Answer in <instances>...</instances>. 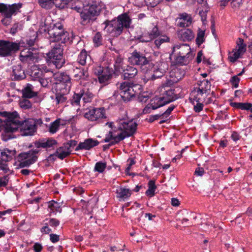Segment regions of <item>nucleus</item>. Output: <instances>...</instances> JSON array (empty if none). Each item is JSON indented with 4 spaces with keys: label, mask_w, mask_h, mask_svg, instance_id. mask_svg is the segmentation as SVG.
I'll list each match as a JSON object with an SVG mask.
<instances>
[{
    "label": "nucleus",
    "mask_w": 252,
    "mask_h": 252,
    "mask_svg": "<svg viewBox=\"0 0 252 252\" xmlns=\"http://www.w3.org/2000/svg\"><path fill=\"white\" fill-rule=\"evenodd\" d=\"M20 128L21 135L23 136H32L36 131L37 126L34 120L27 119L25 120H20L19 117L13 123V125L8 126L5 129L4 141H7L13 137L11 133L16 131L18 128Z\"/></svg>",
    "instance_id": "f257e3e1"
},
{
    "label": "nucleus",
    "mask_w": 252,
    "mask_h": 252,
    "mask_svg": "<svg viewBox=\"0 0 252 252\" xmlns=\"http://www.w3.org/2000/svg\"><path fill=\"white\" fill-rule=\"evenodd\" d=\"M131 22L129 16L126 13L119 15L117 19L111 21L106 20L102 24L104 30L114 37H118L122 33L124 29H128Z\"/></svg>",
    "instance_id": "f03ea898"
},
{
    "label": "nucleus",
    "mask_w": 252,
    "mask_h": 252,
    "mask_svg": "<svg viewBox=\"0 0 252 252\" xmlns=\"http://www.w3.org/2000/svg\"><path fill=\"white\" fill-rule=\"evenodd\" d=\"M48 33L50 42H61L64 44L67 42L72 43L76 36L73 32L69 33L65 31L63 25L61 23H56L48 28Z\"/></svg>",
    "instance_id": "7ed1b4c3"
},
{
    "label": "nucleus",
    "mask_w": 252,
    "mask_h": 252,
    "mask_svg": "<svg viewBox=\"0 0 252 252\" xmlns=\"http://www.w3.org/2000/svg\"><path fill=\"white\" fill-rule=\"evenodd\" d=\"M138 124L133 119H121L118 122L117 129L121 132L119 138L123 141L126 137L132 136L136 132Z\"/></svg>",
    "instance_id": "20e7f679"
},
{
    "label": "nucleus",
    "mask_w": 252,
    "mask_h": 252,
    "mask_svg": "<svg viewBox=\"0 0 252 252\" xmlns=\"http://www.w3.org/2000/svg\"><path fill=\"white\" fill-rule=\"evenodd\" d=\"M173 84L171 80H168L163 84L160 90V96L158 100L161 107L176 100L178 98L175 90L170 87Z\"/></svg>",
    "instance_id": "39448f33"
},
{
    "label": "nucleus",
    "mask_w": 252,
    "mask_h": 252,
    "mask_svg": "<svg viewBox=\"0 0 252 252\" xmlns=\"http://www.w3.org/2000/svg\"><path fill=\"white\" fill-rule=\"evenodd\" d=\"M63 44L57 43L47 54L50 61L58 69L62 68L65 63V60L63 55Z\"/></svg>",
    "instance_id": "423d86ee"
},
{
    "label": "nucleus",
    "mask_w": 252,
    "mask_h": 252,
    "mask_svg": "<svg viewBox=\"0 0 252 252\" xmlns=\"http://www.w3.org/2000/svg\"><path fill=\"white\" fill-rule=\"evenodd\" d=\"M120 94L122 100L125 102H128L135 95L140 93L137 90H140L141 86L138 84H134L133 83L124 82L121 84L120 86Z\"/></svg>",
    "instance_id": "0eeeda50"
},
{
    "label": "nucleus",
    "mask_w": 252,
    "mask_h": 252,
    "mask_svg": "<svg viewBox=\"0 0 252 252\" xmlns=\"http://www.w3.org/2000/svg\"><path fill=\"white\" fill-rule=\"evenodd\" d=\"M22 43L11 42L7 40H0V57H6L11 56L17 52Z\"/></svg>",
    "instance_id": "6e6552de"
},
{
    "label": "nucleus",
    "mask_w": 252,
    "mask_h": 252,
    "mask_svg": "<svg viewBox=\"0 0 252 252\" xmlns=\"http://www.w3.org/2000/svg\"><path fill=\"white\" fill-rule=\"evenodd\" d=\"M128 62L131 65H144L148 63L149 61L145 55L142 52L134 50L129 53L127 58Z\"/></svg>",
    "instance_id": "1a4fd4ad"
},
{
    "label": "nucleus",
    "mask_w": 252,
    "mask_h": 252,
    "mask_svg": "<svg viewBox=\"0 0 252 252\" xmlns=\"http://www.w3.org/2000/svg\"><path fill=\"white\" fill-rule=\"evenodd\" d=\"M16 153L15 150H10L7 148L4 149L0 152V169L5 173L9 170L7 163L12 159Z\"/></svg>",
    "instance_id": "9d476101"
},
{
    "label": "nucleus",
    "mask_w": 252,
    "mask_h": 252,
    "mask_svg": "<svg viewBox=\"0 0 252 252\" xmlns=\"http://www.w3.org/2000/svg\"><path fill=\"white\" fill-rule=\"evenodd\" d=\"M21 3H14L11 5H7L0 3V12L4 14V17L11 19L12 15H15L22 7Z\"/></svg>",
    "instance_id": "9b49d317"
},
{
    "label": "nucleus",
    "mask_w": 252,
    "mask_h": 252,
    "mask_svg": "<svg viewBox=\"0 0 252 252\" xmlns=\"http://www.w3.org/2000/svg\"><path fill=\"white\" fill-rule=\"evenodd\" d=\"M19 58L23 62H34L38 59L37 52L35 48H25L20 52Z\"/></svg>",
    "instance_id": "f8f14e48"
},
{
    "label": "nucleus",
    "mask_w": 252,
    "mask_h": 252,
    "mask_svg": "<svg viewBox=\"0 0 252 252\" xmlns=\"http://www.w3.org/2000/svg\"><path fill=\"white\" fill-rule=\"evenodd\" d=\"M105 110L103 107L93 108L84 114V117L91 121H95L104 117Z\"/></svg>",
    "instance_id": "ddd939ff"
},
{
    "label": "nucleus",
    "mask_w": 252,
    "mask_h": 252,
    "mask_svg": "<svg viewBox=\"0 0 252 252\" xmlns=\"http://www.w3.org/2000/svg\"><path fill=\"white\" fill-rule=\"evenodd\" d=\"M174 55L192 57L191 54V49L189 45L184 44L182 45H175L172 48V53L170 55V59H172Z\"/></svg>",
    "instance_id": "4468645a"
},
{
    "label": "nucleus",
    "mask_w": 252,
    "mask_h": 252,
    "mask_svg": "<svg viewBox=\"0 0 252 252\" xmlns=\"http://www.w3.org/2000/svg\"><path fill=\"white\" fill-rule=\"evenodd\" d=\"M37 148H42L44 149L54 148L58 144V142L53 138H42L36 140L34 143Z\"/></svg>",
    "instance_id": "2eb2a0df"
},
{
    "label": "nucleus",
    "mask_w": 252,
    "mask_h": 252,
    "mask_svg": "<svg viewBox=\"0 0 252 252\" xmlns=\"http://www.w3.org/2000/svg\"><path fill=\"white\" fill-rule=\"evenodd\" d=\"M73 74L74 80L76 81L82 82L89 80V74L87 68L76 67L73 70Z\"/></svg>",
    "instance_id": "dca6fc26"
},
{
    "label": "nucleus",
    "mask_w": 252,
    "mask_h": 252,
    "mask_svg": "<svg viewBox=\"0 0 252 252\" xmlns=\"http://www.w3.org/2000/svg\"><path fill=\"white\" fill-rule=\"evenodd\" d=\"M99 143V141L97 140H94L91 138H88L85 139L83 142H80L75 148V151L90 150L97 146Z\"/></svg>",
    "instance_id": "f3484780"
},
{
    "label": "nucleus",
    "mask_w": 252,
    "mask_h": 252,
    "mask_svg": "<svg viewBox=\"0 0 252 252\" xmlns=\"http://www.w3.org/2000/svg\"><path fill=\"white\" fill-rule=\"evenodd\" d=\"M71 150H69L66 146L63 144V146L57 148L55 153L50 155L47 158L48 160H51V158L57 156L59 158L63 159L68 157L71 153Z\"/></svg>",
    "instance_id": "a211bd4d"
},
{
    "label": "nucleus",
    "mask_w": 252,
    "mask_h": 252,
    "mask_svg": "<svg viewBox=\"0 0 252 252\" xmlns=\"http://www.w3.org/2000/svg\"><path fill=\"white\" fill-rule=\"evenodd\" d=\"M208 94L194 88L190 94L189 100L194 104L195 102H204Z\"/></svg>",
    "instance_id": "6ab92c4d"
},
{
    "label": "nucleus",
    "mask_w": 252,
    "mask_h": 252,
    "mask_svg": "<svg viewBox=\"0 0 252 252\" xmlns=\"http://www.w3.org/2000/svg\"><path fill=\"white\" fill-rule=\"evenodd\" d=\"M138 70L133 66L126 65V67L122 70V76L124 80L134 79L137 75Z\"/></svg>",
    "instance_id": "aec40b11"
},
{
    "label": "nucleus",
    "mask_w": 252,
    "mask_h": 252,
    "mask_svg": "<svg viewBox=\"0 0 252 252\" xmlns=\"http://www.w3.org/2000/svg\"><path fill=\"white\" fill-rule=\"evenodd\" d=\"M230 105L236 109L250 111L252 114L248 117V119L249 120H252V103L250 102H231Z\"/></svg>",
    "instance_id": "412c9836"
},
{
    "label": "nucleus",
    "mask_w": 252,
    "mask_h": 252,
    "mask_svg": "<svg viewBox=\"0 0 252 252\" xmlns=\"http://www.w3.org/2000/svg\"><path fill=\"white\" fill-rule=\"evenodd\" d=\"M113 74L114 73L112 68L104 67V72L98 78L99 82L101 84H108L111 80Z\"/></svg>",
    "instance_id": "4be33fe9"
},
{
    "label": "nucleus",
    "mask_w": 252,
    "mask_h": 252,
    "mask_svg": "<svg viewBox=\"0 0 252 252\" xmlns=\"http://www.w3.org/2000/svg\"><path fill=\"white\" fill-rule=\"evenodd\" d=\"M13 79L15 81H20L26 78V75L25 70L21 65L17 64L13 66Z\"/></svg>",
    "instance_id": "5701e85b"
},
{
    "label": "nucleus",
    "mask_w": 252,
    "mask_h": 252,
    "mask_svg": "<svg viewBox=\"0 0 252 252\" xmlns=\"http://www.w3.org/2000/svg\"><path fill=\"white\" fill-rule=\"evenodd\" d=\"M0 115L7 118V123L4 126V132L5 133V129L8 126L13 125V123L16 121L19 118V115L16 111L10 113L6 111L0 112Z\"/></svg>",
    "instance_id": "b1692460"
},
{
    "label": "nucleus",
    "mask_w": 252,
    "mask_h": 252,
    "mask_svg": "<svg viewBox=\"0 0 252 252\" xmlns=\"http://www.w3.org/2000/svg\"><path fill=\"white\" fill-rule=\"evenodd\" d=\"M117 197L119 200L125 201L130 197L132 194V190L125 187H120L116 191Z\"/></svg>",
    "instance_id": "393cba45"
},
{
    "label": "nucleus",
    "mask_w": 252,
    "mask_h": 252,
    "mask_svg": "<svg viewBox=\"0 0 252 252\" xmlns=\"http://www.w3.org/2000/svg\"><path fill=\"white\" fill-rule=\"evenodd\" d=\"M80 15L81 17L80 23L83 26L87 25L96 19L94 16L91 15V14L87 10V9L82 10L80 12Z\"/></svg>",
    "instance_id": "a878e982"
},
{
    "label": "nucleus",
    "mask_w": 252,
    "mask_h": 252,
    "mask_svg": "<svg viewBox=\"0 0 252 252\" xmlns=\"http://www.w3.org/2000/svg\"><path fill=\"white\" fill-rule=\"evenodd\" d=\"M33 86L29 83L22 90V97L25 98H32L37 95V93L33 91Z\"/></svg>",
    "instance_id": "bb28decb"
},
{
    "label": "nucleus",
    "mask_w": 252,
    "mask_h": 252,
    "mask_svg": "<svg viewBox=\"0 0 252 252\" xmlns=\"http://www.w3.org/2000/svg\"><path fill=\"white\" fill-rule=\"evenodd\" d=\"M114 66V73L117 75L121 74L122 70L126 67V65H125L124 63V59L120 56H117L115 59Z\"/></svg>",
    "instance_id": "cd10ccee"
},
{
    "label": "nucleus",
    "mask_w": 252,
    "mask_h": 252,
    "mask_svg": "<svg viewBox=\"0 0 252 252\" xmlns=\"http://www.w3.org/2000/svg\"><path fill=\"white\" fill-rule=\"evenodd\" d=\"M55 78L56 82L66 84L67 86H71V79L65 72H63L57 74Z\"/></svg>",
    "instance_id": "c85d7f7f"
},
{
    "label": "nucleus",
    "mask_w": 252,
    "mask_h": 252,
    "mask_svg": "<svg viewBox=\"0 0 252 252\" xmlns=\"http://www.w3.org/2000/svg\"><path fill=\"white\" fill-rule=\"evenodd\" d=\"M187 56H180L174 55L172 57L174 59V64L177 65H184L188 64L190 61L191 60L192 57Z\"/></svg>",
    "instance_id": "c756f323"
},
{
    "label": "nucleus",
    "mask_w": 252,
    "mask_h": 252,
    "mask_svg": "<svg viewBox=\"0 0 252 252\" xmlns=\"http://www.w3.org/2000/svg\"><path fill=\"white\" fill-rule=\"evenodd\" d=\"M80 92L83 103L92 101L94 95L89 89L81 90Z\"/></svg>",
    "instance_id": "7c9ffc66"
},
{
    "label": "nucleus",
    "mask_w": 252,
    "mask_h": 252,
    "mask_svg": "<svg viewBox=\"0 0 252 252\" xmlns=\"http://www.w3.org/2000/svg\"><path fill=\"white\" fill-rule=\"evenodd\" d=\"M48 211L50 213L56 214L57 212L61 213L62 208L59 203L52 200L48 203Z\"/></svg>",
    "instance_id": "2f4dec72"
},
{
    "label": "nucleus",
    "mask_w": 252,
    "mask_h": 252,
    "mask_svg": "<svg viewBox=\"0 0 252 252\" xmlns=\"http://www.w3.org/2000/svg\"><path fill=\"white\" fill-rule=\"evenodd\" d=\"M197 85L198 87L195 88L209 94L211 89V83L208 80L204 79L200 81L197 83Z\"/></svg>",
    "instance_id": "473e14b6"
},
{
    "label": "nucleus",
    "mask_w": 252,
    "mask_h": 252,
    "mask_svg": "<svg viewBox=\"0 0 252 252\" xmlns=\"http://www.w3.org/2000/svg\"><path fill=\"white\" fill-rule=\"evenodd\" d=\"M31 77L33 80L38 81L42 77H44V73L41 69L36 66H33L31 70Z\"/></svg>",
    "instance_id": "72a5a7b5"
},
{
    "label": "nucleus",
    "mask_w": 252,
    "mask_h": 252,
    "mask_svg": "<svg viewBox=\"0 0 252 252\" xmlns=\"http://www.w3.org/2000/svg\"><path fill=\"white\" fill-rule=\"evenodd\" d=\"M87 10L90 12L91 15H92L95 18L96 16L99 14L101 7L96 2H94L89 6V8L87 9Z\"/></svg>",
    "instance_id": "f704fd0d"
},
{
    "label": "nucleus",
    "mask_w": 252,
    "mask_h": 252,
    "mask_svg": "<svg viewBox=\"0 0 252 252\" xmlns=\"http://www.w3.org/2000/svg\"><path fill=\"white\" fill-rule=\"evenodd\" d=\"M168 69V64L166 62H162L159 65L158 67L157 68V70H159L160 74H157V73L156 74H153L152 79H155L157 78H160L162 77L166 72V70Z\"/></svg>",
    "instance_id": "c9c22d12"
},
{
    "label": "nucleus",
    "mask_w": 252,
    "mask_h": 252,
    "mask_svg": "<svg viewBox=\"0 0 252 252\" xmlns=\"http://www.w3.org/2000/svg\"><path fill=\"white\" fill-rule=\"evenodd\" d=\"M160 107H161V104H160L158 101L157 102H151L146 105L144 108L142 113L144 114H149L151 113L152 110H156Z\"/></svg>",
    "instance_id": "e433bc0d"
},
{
    "label": "nucleus",
    "mask_w": 252,
    "mask_h": 252,
    "mask_svg": "<svg viewBox=\"0 0 252 252\" xmlns=\"http://www.w3.org/2000/svg\"><path fill=\"white\" fill-rule=\"evenodd\" d=\"M194 37V34L191 30L189 29L181 31V39L184 41H189Z\"/></svg>",
    "instance_id": "4c0bfd02"
},
{
    "label": "nucleus",
    "mask_w": 252,
    "mask_h": 252,
    "mask_svg": "<svg viewBox=\"0 0 252 252\" xmlns=\"http://www.w3.org/2000/svg\"><path fill=\"white\" fill-rule=\"evenodd\" d=\"M71 86H67L66 84L62 83H56V92H60L62 94H68L71 88Z\"/></svg>",
    "instance_id": "58836bf2"
},
{
    "label": "nucleus",
    "mask_w": 252,
    "mask_h": 252,
    "mask_svg": "<svg viewBox=\"0 0 252 252\" xmlns=\"http://www.w3.org/2000/svg\"><path fill=\"white\" fill-rule=\"evenodd\" d=\"M148 189L146 191L145 194L147 196L152 197L155 195V192L157 189L155 185V181L154 180H150L148 183Z\"/></svg>",
    "instance_id": "ea45409f"
},
{
    "label": "nucleus",
    "mask_w": 252,
    "mask_h": 252,
    "mask_svg": "<svg viewBox=\"0 0 252 252\" xmlns=\"http://www.w3.org/2000/svg\"><path fill=\"white\" fill-rule=\"evenodd\" d=\"M37 156H33L26 160L19 162L18 166L20 168H24L29 167L31 165L34 163L37 160Z\"/></svg>",
    "instance_id": "a19ab883"
},
{
    "label": "nucleus",
    "mask_w": 252,
    "mask_h": 252,
    "mask_svg": "<svg viewBox=\"0 0 252 252\" xmlns=\"http://www.w3.org/2000/svg\"><path fill=\"white\" fill-rule=\"evenodd\" d=\"M80 92L79 93L75 92L72 96L71 98L69 100L70 104L74 106H80V103L81 99V96Z\"/></svg>",
    "instance_id": "79ce46f5"
},
{
    "label": "nucleus",
    "mask_w": 252,
    "mask_h": 252,
    "mask_svg": "<svg viewBox=\"0 0 252 252\" xmlns=\"http://www.w3.org/2000/svg\"><path fill=\"white\" fill-rule=\"evenodd\" d=\"M88 58L90 59L91 57L90 56H89L88 57L86 51L85 49H83L80 53L78 57L77 61L81 65H84L87 63V60Z\"/></svg>",
    "instance_id": "37998d69"
},
{
    "label": "nucleus",
    "mask_w": 252,
    "mask_h": 252,
    "mask_svg": "<svg viewBox=\"0 0 252 252\" xmlns=\"http://www.w3.org/2000/svg\"><path fill=\"white\" fill-rule=\"evenodd\" d=\"M54 0H38L39 5L43 8L50 9L53 7Z\"/></svg>",
    "instance_id": "c03bdc74"
},
{
    "label": "nucleus",
    "mask_w": 252,
    "mask_h": 252,
    "mask_svg": "<svg viewBox=\"0 0 252 252\" xmlns=\"http://www.w3.org/2000/svg\"><path fill=\"white\" fill-rule=\"evenodd\" d=\"M73 0H54L53 5L59 9H63L65 8L70 1Z\"/></svg>",
    "instance_id": "a18cd8bd"
},
{
    "label": "nucleus",
    "mask_w": 252,
    "mask_h": 252,
    "mask_svg": "<svg viewBox=\"0 0 252 252\" xmlns=\"http://www.w3.org/2000/svg\"><path fill=\"white\" fill-rule=\"evenodd\" d=\"M170 38L165 35H161L155 40V44L159 48L161 44L169 42Z\"/></svg>",
    "instance_id": "49530a36"
},
{
    "label": "nucleus",
    "mask_w": 252,
    "mask_h": 252,
    "mask_svg": "<svg viewBox=\"0 0 252 252\" xmlns=\"http://www.w3.org/2000/svg\"><path fill=\"white\" fill-rule=\"evenodd\" d=\"M106 168V163L102 161L97 162L94 166V171L102 173Z\"/></svg>",
    "instance_id": "de8ad7c7"
},
{
    "label": "nucleus",
    "mask_w": 252,
    "mask_h": 252,
    "mask_svg": "<svg viewBox=\"0 0 252 252\" xmlns=\"http://www.w3.org/2000/svg\"><path fill=\"white\" fill-rule=\"evenodd\" d=\"M60 123V119H58L56 120L54 122L51 123L49 127V132L51 133H56L59 128Z\"/></svg>",
    "instance_id": "09e8293b"
},
{
    "label": "nucleus",
    "mask_w": 252,
    "mask_h": 252,
    "mask_svg": "<svg viewBox=\"0 0 252 252\" xmlns=\"http://www.w3.org/2000/svg\"><path fill=\"white\" fill-rule=\"evenodd\" d=\"M237 44L238 49H236V50L242 54H244L246 50V45L244 43V40L242 38H239Z\"/></svg>",
    "instance_id": "8fccbe9b"
},
{
    "label": "nucleus",
    "mask_w": 252,
    "mask_h": 252,
    "mask_svg": "<svg viewBox=\"0 0 252 252\" xmlns=\"http://www.w3.org/2000/svg\"><path fill=\"white\" fill-rule=\"evenodd\" d=\"M68 94H62L60 92L56 93V100L58 104L63 103L67 100L66 95Z\"/></svg>",
    "instance_id": "3c124183"
},
{
    "label": "nucleus",
    "mask_w": 252,
    "mask_h": 252,
    "mask_svg": "<svg viewBox=\"0 0 252 252\" xmlns=\"http://www.w3.org/2000/svg\"><path fill=\"white\" fill-rule=\"evenodd\" d=\"M115 138H119V134L115 135L112 131H110L109 134L106 135L105 139H103L102 142H111L115 141Z\"/></svg>",
    "instance_id": "603ef678"
},
{
    "label": "nucleus",
    "mask_w": 252,
    "mask_h": 252,
    "mask_svg": "<svg viewBox=\"0 0 252 252\" xmlns=\"http://www.w3.org/2000/svg\"><path fill=\"white\" fill-rule=\"evenodd\" d=\"M20 106L25 110L29 109L32 107V103L27 98H24L19 102Z\"/></svg>",
    "instance_id": "864d4df0"
},
{
    "label": "nucleus",
    "mask_w": 252,
    "mask_h": 252,
    "mask_svg": "<svg viewBox=\"0 0 252 252\" xmlns=\"http://www.w3.org/2000/svg\"><path fill=\"white\" fill-rule=\"evenodd\" d=\"M93 41L95 46L97 47L102 44V36L100 32H97L95 33Z\"/></svg>",
    "instance_id": "5fc2aeb1"
},
{
    "label": "nucleus",
    "mask_w": 252,
    "mask_h": 252,
    "mask_svg": "<svg viewBox=\"0 0 252 252\" xmlns=\"http://www.w3.org/2000/svg\"><path fill=\"white\" fill-rule=\"evenodd\" d=\"M45 221H46L47 223L52 227L56 228L60 225V221L55 218L45 219Z\"/></svg>",
    "instance_id": "6e6d98bb"
},
{
    "label": "nucleus",
    "mask_w": 252,
    "mask_h": 252,
    "mask_svg": "<svg viewBox=\"0 0 252 252\" xmlns=\"http://www.w3.org/2000/svg\"><path fill=\"white\" fill-rule=\"evenodd\" d=\"M204 31H200L197 35V37L195 40L196 44L199 46L202 44L204 41Z\"/></svg>",
    "instance_id": "4d7b16f0"
},
{
    "label": "nucleus",
    "mask_w": 252,
    "mask_h": 252,
    "mask_svg": "<svg viewBox=\"0 0 252 252\" xmlns=\"http://www.w3.org/2000/svg\"><path fill=\"white\" fill-rule=\"evenodd\" d=\"M31 158L30 153L29 151L26 152H22L20 153L17 157V160L18 162L26 160Z\"/></svg>",
    "instance_id": "13d9d810"
},
{
    "label": "nucleus",
    "mask_w": 252,
    "mask_h": 252,
    "mask_svg": "<svg viewBox=\"0 0 252 252\" xmlns=\"http://www.w3.org/2000/svg\"><path fill=\"white\" fill-rule=\"evenodd\" d=\"M162 118V115L161 113L155 115H151L149 116V118L146 119L145 121L149 123H152L156 120Z\"/></svg>",
    "instance_id": "bf43d9fd"
},
{
    "label": "nucleus",
    "mask_w": 252,
    "mask_h": 252,
    "mask_svg": "<svg viewBox=\"0 0 252 252\" xmlns=\"http://www.w3.org/2000/svg\"><path fill=\"white\" fill-rule=\"evenodd\" d=\"M175 108V106L174 105H170L165 111H164L162 113H161L162 115V118H167L171 114V113L174 109Z\"/></svg>",
    "instance_id": "052dcab7"
},
{
    "label": "nucleus",
    "mask_w": 252,
    "mask_h": 252,
    "mask_svg": "<svg viewBox=\"0 0 252 252\" xmlns=\"http://www.w3.org/2000/svg\"><path fill=\"white\" fill-rule=\"evenodd\" d=\"M9 180V177L8 175L0 177V188L6 187L8 185Z\"/></svg>",
    "instance_id": "680f3d73"
},
{
    "label": "nucleus",
    "mask_w": 252,
    "mask_h": 252,
    "mask_svg": "<svg viewBox=\"0 0 252 252\" xmlns=\"http://www.w3.org/2000/svg\"><path fill=\"white\" fill-rule=\"evenodd\" d=\"M240 81V79L236 75L232 77L230 80V82L232 85L233 87L237 88L239 86V84Z\"/></svg>",
    "instance_id": "e2e57ef3"
},
{
    "label": "nucleus",
    "mask_w": 252,
    "mask_h": 252,
    "mask_svg": "<svg viewBox=\"0 0 252 252\" xmlns=\"http://www.w3.org/2000/svg\"><path fill=\"white\" fill-rule=\"evenodd\" d=\"M242 55V54L241 53L238 52L237 50H235V51H233L232 55L229 56V58L230 62L234 63L236 62Z\"/></svg>",
    "instance_id": "0e129e2a"
},
{
    "label": "nucleus",
    "mask_w": 252,
    "mask_h": 252,
    "mask_svg": "<svg viewBox=\"0 0 252 252\" xmlns=\"http://www.w3.org/2000/svg\"><path fill=\"white\" fill-rule=\"evenodd\" d=\"M40 232L43 234H48L50 232H52V230L51 228L49 227V225L46 222L44 223V226L41 228Z\"/></svg>",
    "instance_id": "69168bd1"
},
{
    "label": "nucleus",
    "mask_w": 252,
    "mask_h": 252,
    "mask_svg": "<svg viewBox=\"0 0 252 252\" xmlns=\"http://www.w3.org/2000/svg\"><path fill=\"white\" fill-rule=\"evenodd\" d=\"M149 34L153 39L157 38L159 35V32L157 26H155Z\"/></svg>",
    "instance_id": "338daca9"
},
{
    "label": "nucleus",
    "mask_w": 252,
    "mask_h": 252,
    "mask_svg": "<svg viewBox=\"0 0 252 252\" xmlns=\"http://www.w3.org/2000/svg\"><path fill=\"white\" fill-rule=\"evenodd\" d=\"M104 72V67L101 66H97L94 69V74L97 76L98 78Z\"/></svg>",
    "instance_id": "774afa93"
}]
</instances>
